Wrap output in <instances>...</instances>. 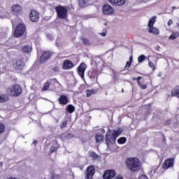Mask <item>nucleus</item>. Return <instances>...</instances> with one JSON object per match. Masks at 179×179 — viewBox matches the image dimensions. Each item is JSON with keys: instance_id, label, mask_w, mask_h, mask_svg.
I'll return each mask as SVG.
<instances>
[{"instance_id": "27", "label": "nucleus", "mask_w": 179, "mask_h": 179, "mask_svg": "<svg viewBox=\"0 0 179 179\" xmlns=\"http://www.w3.org/2000/svg\"><path fill=\"white\" fill-rule=\"evenodd\" d=\"M156 23V16L152 17L148 22V27H153V25Z\"/></svg>"}, {"instance_id": "51", "label": "nucleus", "mask_w": 179, "mask_h": 179, "mask_svg": "<svg viewBox=\"0 0 179 179\" xmlns=\"http://www.w3.org/2000/svg\"><path fill=\"white\" fill-rule=\"evenodd\" d=\"M166 124L167 125V124H169V121H166Z\"/></svg>"}, {"instance_id": "35", "label": "nucleus", "mask_w": 179, "mask_h": 179, "mask_svg": "<svg viewBox=\"0 0 179 179\" xmlns=\"http://www.w3.org/2000/svg\"><path fill=\"white\" fill-rule=\"evenodd\" d=\"M50 179H61V175L56 174L54 172L51 173Z\"/></svg>"}, {"instance_id": "5", "label": "nucleus", "mask_w": 179, "mask_h": 179, "mask_svg": "<svg viewBox=\"0 0 179 179\" xmlns=\"http://www.w3.org/2000/svg\"><path fill=\"white\" fill-rule=\"evenodd\" d=\"M26 33V24L20 22L17 24L15 31H14V37L15 38H19L23 36Z\"/></svg>"}, {"instance_id": "50", "label": "nucleus", "mask_w": 179, "mask_h": 179, "mask_svg": "<svg viewBox=\"0 0 179 179\" xmlns=\"http://www.w3.org/2000/svg\"><path fill=\"white\" fill-rule=\"evenodd\" d=\"M122 93H124V88L122 89Z\"/></svg>"}, {"instance_id": "28", "label": "nucleus", "mask_w": 179, "mask_h": 179, "mask_svg": "<svg viewBox=\"0 0 179 179\" xmlns=\"http://www.w3.org/2000/svg\"><path fill=\"white\" fill-rule=\"evenodd\" d=\"M179 32H173L172 34L169 37V40H176V38H178Z\"/></svg>"}, {"instance_id": "13", "label": "nucleus", "mask_w": 179, "mask_h": 179, "mask_svg": "<svg viewBox=\"0 0 179 179\" xmlns=\"http://www.w3.org/2000/svg\"><path fill=\"white\" fill-rule=\"evenodd\" d=\"M96 173V169L94 166H90L87 168V173L85 178L87 179H92Z\"/></svg>"}, {"instance_id": "29", "label": "nucleus", "mask_w": 179, "mask_h": 179, "mask_svg": "<svg viewBox=\"0 0 179 179\" xmlns=\"http://www.w3.org/2000/svg\"><path fill=\"white\" fill-rule=\"evenodd\" d=\"M9 100V96L5 94H2L0 96V103H5V101H8Z\"/></svg>"}, {"instance_id": "14", "label": "nucleus", "mask_w": 179, "mask_h": 179, "mask_svg": "<svg viewBox=\"0 0 179 179\" xmlns=\"http://www.w3.org/2000/svg\"><path fill=\"white\" fill-rule=\"evenodd\" d=\"M137 85L139 86L140 89H142V90H146V89H148V84L145 83V79L141 76L137 77Z\"/></svg>"}, {"instance_id": "18", "label": "nucleus", "mask_w": 179, "mask_h": 179, "mask_svg": "<svg viewBox=\"0 0 179 179\" xmlns=\"http://www.w3.org/2000/svg\"><path fill=\"white\" fill-rule=\"evenodd\" d=\"M58 101L62 106H66L69 103L68 96L66 95H60Z\"/></svg>"}, {"instance_id": "32", "label": "nucleus", "mask_w": 179, "mask_h": 179, "mask_svg": "<svg viewBox=\"0 0 179 179\" xmlns=\"http://www.w3.org/2000/svg\"><path fill=\"white\" fill-rule=\"evenodd\" d=\"M81 40H82V43H83L84 45H90V44H92V43H90V40H89V39L87 38H82Z\"/></svg>"}, {"instance_id": "46", "label": "nucleus", "mask_w": 179, "mask_h": 179, "mask_svg": "<svg viewBox=\"0 0 179 179\" xmlns=\"http://www.w3.org/2000/svg\"><path fill=\"white\" fill-rule=\"evenodd\" d=\"M33 144L36 146V145H37V141L34 140L33 141Z\"/></svg>"}, {"instance_id": "41", "label": "nucleus", "mask_w": 179, "mask_h": 179, "mask_svg": "<svg viewBox=\"0 0 179 179\" xmlns=\"http://www.w3.org/2000/svg\"><path fill=\"white\" fill-rule=\"evenodd\" d=\"M99 35L102 37H106L107 36V29H103V32L99 33Z\"/></svg>"}, {"instance_id": "1", "label": "nucleus", "mask_w": 179, "mask_h": 179, "mask_svg": "<svg viewBox=\"0 0 179 179\" xmlns=\"http://www.w3.org/2000/svg\"><path fill=\"white\" fill-rule=\"evenodd\" d=\"M121 134H122V128H118L117 130H108L106 137V145L108 146H110V145H114L117 141V138H118Z\"/></svg>"}, {"instance_id": "33", "label": "nucleus", "mask_w": 179, "mask_h": 179, "mask_svg": "<svg viewBox=\"0 0 179 179\" xmlns=\"http://www.w3.org/2000/svg\"><path fill=\"white\" fill-rule=\"evenodd\" d=\"M90 157H92V160H97L99 159V155L94 152H92L90 154Z\"/></svg>"}, {"instance_id": "26", "label": "nucleus", "mask_w": 179, "mask_h": 179, "mask_svg": "<svg viewBox=\"0 0 179 179\" xmlns=\"http://www.w3.org/2000/svg\"><path fill=\"white\" fill-rule=\"evenodd\" d=\"M66 110L69 114H72V113L75 112V106L72 104H69L67 106Z\"/></svg>"}, {"instance_id": "43", "label": "nucleus", "mask_w": 179, "mask_h": 179, "mask_svg": "<svg viewBox=\"0 0 179 179\" xmlns=\"http://www.w3.org/2000/svg\"><path fill=\"white\" fill-rule=\"evenodd\" d=\"M138 179H148V176H146V175H142Z\"/></svg>"}, {"instance_id": "10", "label": "nucleus", "mask_w": 179, "mask_h": 179, "mask_svg": "<svg viewBox=\"0 0 179 179\" xmlns=\"http://www.w3.org/2000/svg\"><path fill=\"white\" fill-rule=\"evenodd\" d=\"M53 53L50 51H44L40 57V64H44L52 57Z\"/></svg>"}, {"instance_id": "30", "label": "nucleus", "mask_w": 179, "mask_h": 179, "mask_svg": "<svg viewBox=\"0 0 179 179\" xmlns=\"http://www.w3.org/2000/svg\"><path fill=\"white\" fill-rule=\"evenodd\" d=\"M92 94H96V90H87L86 97H90Z\"/></svg>"}, {"instance_id": "21", "label": "nucleus", "mask_w": 179, "mask_h": 179, "mask_svg": "<svg viewBox=\"0 0 179 179\" xmlns=\"http://www.w3.org/2000/svg\"><path fill=\"white\" fill-rule=\"evenodd\" d=\"M78 5L80 8H85L89 5V0H78Z\"/></svg>"}, {"instance_id": "53", "label": "nucleus", "mask_w": 179, "mask_h": 179, "mask_svg": "<svg viewBox=\"0 0 179 179\" xmlns=\"http://www.w3.org/2000/svg\"><path fill=\"white\" fill-rule=\"evenodd\" d=\"M44 179H46L45 178H44Z\"/></svg>"}, {"instance_id": "20", "label": "nucleus", "mask_w": 179, "mask_h": 179, "mask_svg": "<svg viewBox=\"0 0 179 179\" xmlns=\"http://www.w3.org/2000/svg\"><path fill=\"white\" fill-rule=\"evenodd\" d=\"M171 97H177L179 99V85H176L173 90L171 91Z\"/></svg>"}, {"instance_id": "47", "label": "nucleus", "mask_w": 179, "mask_h": 179, "mask_svg": "<svg viewBox=\"0 0 179 179\" xmlns=\"http://www.w3.org/2000/svg\"><path fill=\"white\" fill-rule=\"evenodd\" d=\"M3 166V162H0V169H2Z\"/></svg>"}, {"instance_id": "2", "label": "nucleus", "mask_w": 179, "mask_h": 179, "mask_svg": "<svg viewBox=\"0 0 179 179\" xmlns=\"http://www.w3.org/2000/svg\"><path fill=\"white\" fill-rule=\"evenodd\" d=\"M126 166L127 169L132 171L133 173H137L141 170V162L139 159L134 157V158H128L126 160Z\"/></svg>"}, {"instance_id": "52", "label": "nucleus", "mask_w": 179, "mask_h": 179, "mask_svg": "<svg viewBox=\"0 0 179 179\" xmlns=\"http://www.w3.org/2000/svg\"><path fill=\"white\" fill-rule=\"evenodd\" d=\"M164 139H166V137H164Z\"/></svg>"}, {"instance_id": "19", "label": "nucleus", "mask_w": 179, "mask_h": 179, "mask_svg": "<svg viewBox=\"0 0 179 179\" xmlns=\"http://www.w3.org/2000/svg\"><path fill=\"white\" fill-rule=\"evenodd\" d=\"M111 5H115V6H122L127 2V0H108Z\"/></svg>"}, {"instance_id": "48", "label": "nucleus", "mask_w": 179, "mask_h": 179, "mask_svg": "<svg viewBox=\"0 0 179 179\" xmlns=\"http://www.w3.org/2000/svg\"><path fill=\"white\" fill-rule=\"evenodd\" d=\"M132 80H138V78L133 77Z\"/></svg>"}, {"instance_id": "8", "label": "nucleus", "mask_w": 179, "mask_h": 179, "mask_svg": "<svg viewBox=\"0 0 179 179\" xmlns=\"http://www.w3.org/2000/svg\"><path fill=\"white\" fill-rule=\"evenodd\" d=\"M102 12L103 15H106L108 16H111V15H114L115 13L114 8L108 4H105L103 6Z\"/></svg>"}, {"instance_id": "3", "label": "nucleus", "mask_w": 179, "mask_h": 179, "mask_svg": "<svg viewBox=\"0 0 179 179\" xmlns=\"http://www.w3.org/2000/svg\"><path fill=\"white\" fill-rule=\"evenodd\" d=\"M55 9L57 19H60V20H66L68 19V8L66 6H58Z\"/></svg>"}, {"instance_id": "4", "label": "nucleus", "mask_w": 179, "mask_h": 179, "mask_svg": "<svg viewBox=\"0 0 179 179\" xmlns=\"http://www.w3.org/2000/svg\"><path fill=\"white\" fill-rule=\"evenodd\" d=\"M7 93L11 97H19L22 94V87L19 84H15L7 88Z\"/></svg>"}, {"instance_id": "17", "label": "nucleus", "mask_w": 179, "mask_h": 179, "mask_svg": "<svg viewBox=\"0 0 179 179\" xmlns=\"http://www.w3.org/2000/svg\"><path fill=\"white\" fill-rule=\"evenodd\" d=\"M88 76L90 79H96L99 76L97 68H91L88 71Z\"/></svg>"}, {"instance_id": "42", "label": "nucleus", "mask_w": 179, "mask_h": 179, "mask_svg": "<svg viewBox=\"0 0 179 179\" xmlns=\"http://www.w3.org/2000/svg\"><path fill=\"white\" fill-rule=\"evenodd\" d=\"M52 71L54 72H59V66H55L52 68Z\"/></svg>"}, {"instance_id": "39", "label": "nucleus", "mask_w": 179, "mask_h": 179, "mask_svg": "<svg viewBox=\"0 0 179 179\" xmlns=\"http://www.w3.org/2000/svg\"><path fill=\"white\" fill-rule=\"evenodd\" d=\"M66 125H68V120H64L60 124V128L62 129L64 128H66Z\"/></svg>"}, {"instance_id": "25", "label": "nucleus", "mask_w": 179, "mask_h": 179, "mask_svg": "<svg viewBox=\"0 0 179 179\" xmlns=\"http://www.w3.org/2000/svg\"><path fill=\"white\" fill-rule=\"evenodd\" d=\"M148 31L149 33H152V34H155V35H157L159 33V29H157V28H155V27H150L148 29Z\"/></svg>"}, {"instance_id": "34", "label": "nucleus", "mask_w": 179, "mask_h": 179, "mask_svg": "<svg viewBox=\"0 0 179 179\" xmlns=\"http://www.w3.org/2000/svg\"><path fill=\"white\" fill-rule=\"evenodd\" d=\"M129 59V61L127 62V63H126L125 68H130L131 67V64H132L134 57L130 56Z\"/></svg>"}, {"instance_id": "15", "label": "nucleus", "mask_w": 179, "mask_h": 179, "mask_svg": "<svg viewBox=\"0 0 179 179\" xmlns=\"http://www.w3.org/2000/svg\"><path fill=\"white\" fill-rule=\"evenodd\" d=\"M75 66V64L72 61L69 59L64 60L62 64V69L66 71L68 69H72Z\"/></svg>"}, {"instance_id": "9", "label": "nucleus", "mask_w": 179, "mask_h": 179, "mask_svg": "<svg viewBox=\"0 0 179 179\" xmlns=\"http://www.w3.org/2000/svg\"><path fill=\"white\" fill-rule=\"evenodd\" d=\"M87 69V65H86L85 63L82 62L77 69V72L79 76H80L81 79L85 80V72L86 71V69Z\"/></svg>"}, {"instance_id": "24", "label": "nucleus", "mask_w": 179, "mask_h": 179, "mask_svg": "<svg viewBox=\"0 0 179 179\" xmlns=\"http://www.w3.org/2000/svg\"><path fill=\"white\" fill-rule=\"evenodd\" d=\"M51 85V81L48 80L43 84V87L42 88V92H45L50 89V85Z\"/></svg>"}, {"instance_id": "7", "label": "nucleus", "mask_w": 179, "mask_h": 179, "mask_svg": "<svg viewBox=\"0 0 179 179\" xmlns=\"http://www.w3.org/2000/svg\"><path fill=\"white\" fill-rule=\"evenodd\" d=\"M29 19L33 23H37L40 20V13L36 10H31L29 13Z\"/></svg>"}, {"instance_id": "45", "label": "nucleus", "mask_w": 179, "mask_h": 179, "mask_svg": "<svg viewBox=\"0 0 179 179\" xmlns=\"http://www.w3.org/2000/svg\"><path fill=\"white\" fill-rule=\"evenodd\" d=\"M173 23V20L170 19L169 21L168 22V26H171Z\"/></svg>"}, {"instance_id": "6", "label": "nucleus", "mask_w": 179, "mask_h": 179, "mask_svg": "<svg viewBox=\"0 0 179 179\" xmlns=\"http://www.w3.org/2000/svg\"><path fill=\"white\" fill-rule=\"evenodd\" d=\"M174 167V158H168L164 160L162 165L163 170H169V169H173Z\"/></svg>"}, {"instance_id": "44", "label": "nucleus", "mask_w": 179, "mask_h": 179, "mask_svg": "<svg viewBox=\"0 0 179 179\" xmlns=\"http://www.w3.org/2000/svg\"><path fill=\"white\" fill-rule=\"evenodd\" d=\"M115 179H124V178H122V176H121L120 175H117Z\"/></svg>"}, {"instance_id": "37", "label": "nucleus", "mask_w": 179, "mask_h": 179, "mask_svg": "<svg viewBox=\"0 0 179 179\" xmlns=\"http://www.w3.org/2000/svg\"><path fill=\"white\" fill-rule=\"evenodd\" d=\"M145 59H146V57L144 55H141L138 57V64H141L142 62H143V61H145Z\"/></svg>"}, {"instance_id": "12", "label": "nucleus", "mask_w": 179, "mask_h": 179, "mask_svg": "<svg viewBox=\"0 0 179 179\" xmlns=\"http://www.w3.org/2000/svg\"><path fill=\"white\" fill-rule=\"evenodd\" d=\"M13 66L15 71H23L24 62L22 61V59H17L13 63Z\"/></svg>"}, {"instance_id": "16", "label": "nucleus", "mask_w": 179, "mask_h": 179, "mask_svg": "<svg viewBox=\"0 0 179 179\" xmlns=\"http://www.w3.org/2000/svg\"><path fill=\"white\" fill-rule=\"evenodd\" d=\"M23 8L19 4H15L12 6V12L13 15L15 16H18V15H22Z\"/></svg>"}, {"instance_id": "38", "label": "nucleus", "mask_w": 179, "mask_h": 179, "mask_svg": "<svg viewBox=\"0 0 179 179\" xmlns=\"http://www.w3.org/2000/svg\"><path fill=\"white\" fill-rule=\"evenodd\" d=\"M6 129V127L3 124V123H0V135H1V134H3V132H5Z\"/></svg>"}, {"instance_id": "31", "label": "nucleus", "mask_w": 179, "mask_h": 179, "mask_svg": "<svg viewBox=\"0 0 179 179\" xmlns=\"http://www.w3.org/2000/svg\"><path fill=\"white\" fill-rule=\"evenodd\" d=\"M127 143V137H120L117 139L118 145H124V143Z\"/></svg>"}, {"instance_id": "22", "label": "nucleus", "mask_w": 179, "mask_h": 179, "mask_svg": "<svg viewBox=\"0 0 179 179\" xmlns=\"http://www.w3.org/2000/svg\"><path fill=\"white\" fill-rule=\"evenodd\" d=\"M22 52H24L25 54H30L31 52V46L29 45H25L22 48Z\"/></svg>"}, {"instance_id": "40", "label": "nucleus", "mask_w": 179, "mask_h": 179, "mask_svg": "<svg viewBox=\"0 0 179 179\" xmlns=\"http://www.w3.org/2000/svg\"><path fill=\"white\" fill-rule=\"evenodd\" d=\"M148 66H150V68H152V71H156V66H155V64L152 63V62H148Z\"/></svg>"}, {"instance_id": "23", "label": "nucleus", "mask_w": 179, "mask_h": 179, "mask_svg": "<svg viewBox=\"0 0 179 179\" xmlns=\"http://www.w3.org/2000/svg\"><path fill=\"white\" fill-rule=\"evenodd\" d=\"M95 139H96V143H99L101 142V141H103V139H104V136L100 133H98L95 136Z\"/></svg>"}, {"instance_id": "36", "label": "nucleus", "mask_w": 179, "mask_h": 179, "mask_svg": "<svg viewBox=\"0 0 179 179\" xmlns=\"http://www.w3.org/2000/svg\"><path fill=\"white\" fill-rule=\"evenodd\" d=\"M57 150H58V147L52 145L50 148V150L49 151L50 156H51V155H52V153H54V152H57Z\"/></svg>"}, {"instance_id": "11", "label": "nucleus", "mask_w": 179, "mask_h": 179, "mask_svg": "<svg viewBox=\"0 0 179 179\" xmlns=\"http://www.w3.org/2000/svg\"><path fill=\"white\" fill-rule=\"evenodd\" d=\"M115 176H117V173L115 172V171H114L113 169H108L104 171V173L103 174V179H113V178H114V177H115Z\"/></svg>"}, {"instance_id": "49", "label": "nucleus", "mask_w": 179, "mask_h": 179, "mask_svg": "<svg viewBox=\"0 0 179 179\" xmlns=\"http://www.w3.org/2000/svg\"><path fill=\"white\" fill-rule=\"evenodd\" d=\"M172 9H179V7L172 6Z\"/></svg>"}]
</instances>
